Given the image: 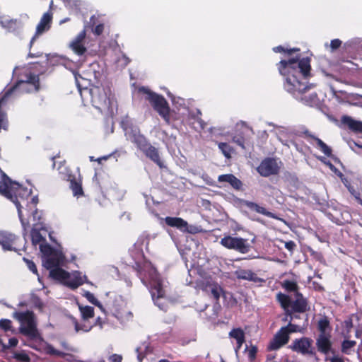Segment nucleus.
<instances>
[{
	"instance_id": "nucleus-1",
	"label": "nucleus",
	"mask_w": 362,
	"mask_h": 362,
	"mask_svg": "<svg viewBox=\"0 0 362 362\" xmlns=\"http://www.w3.org/2000/svg\"><path fill=\"white\" fill-rule=\"evenodd\" d=\"M308 57L292 58L281 60L278 64V69L284 77V89L306 105H313L318 103L317 94L312 90L313 85H305L300 78L307 77L310 69Z\"/></svg>"
},
{
	"instance_id": "nucleus-2",
	"label": "nucleus",
	"mask_w": 362,
	"mask_h": 362,
	"mask_svg": "<svg viewBox=\"0 0 362 362\" xmlns=\"http://www.w3.org/2000/svg\"><path fill=\"white\" fill-rule=\"evenodd\" d=\"M0 173V194L16 205L19 215V209H23V204H26V202L30 197L31 191L13 181L1 169Z\"/></svg>"
},
{
	"instance_id": "nucleus-3",
	"label": "nucleus",
	"mask_w": 362,
	"mask_h": 362,
	"mask_svg": "<svg viewBox=\"0 0 362 362\" xmlns=\"http://www.w3.org/2000/svg\"><path fill=\"white\" fill-rule=\"evenodd\" d=\"M90 101L94 107L100 112L112 113L117 101L109 86H93L90 89Z\"/></svg>"
},
{
	"instance_id": "nucleus-4",
	"label": "nucleus",
	"mask_w": 362,
	"mask_h": 362,
	"mask_svg": "<svg viewBox=\"0 0 362 362\" xmlns=\"http://www.w3.org/2000/svg\"><path fill=\"white\" fill-rule=\"evenodd\" d=\"M126 135L128 139L147 158L154 162L160 168L163 167L158 148L151 144L148 139L141 133L139 129H132Z\"/></svg>"
},
{
	"instance_id": "nucleus-5",
	"label": "nucleus",
	"mask_w": 362,
	"mask_h": 362,
	"mask_svg": "<svg viewBox=\"0 0 362 362\" xmlns=\"http://www.w3.org/2000/svg\"><path fill=\"white\" fill-rule=\"evenodd\" d=\"M139 92L146 95V100L148 101L153 109L168 124L170 122V107L167 100L162 95L158 94L146 87L139 88Z\"/></svg>"
},
{
	"instance_id": "nucleus-6",
	"label": "nucleus",
	"mask_w": 362,
	"mask_h": 362,
	"mask_svg": "<svg viewBox=\"0 0 362 362\" xmlns=\"http://www.w3.org/2000/svg\"><path fill=\"white\" fill-rule=\"evenodd\" d=\"M38 202L37 196L32 197L30 202H26L25 207L19 209V218L23 228L24 236L27 235L31 222L35 224L36 221L42 219V212L37 208Z\"/></svg>"
},
{
	"instance_id": "nucleus-7",
	"label": "nucleus",
	"mask_w": 362,
	"mask_h": 362,
	"mask_svg": "<svg viewBox=\"0 0 362 362\" xmlns=\"http://www.w3.org/2000/svg\"><path fill=\"white\" fill-rule=\"evenodd\" d=\"M276 299L288 315L292 313H304L308 309L306 299L298 292L295 293L294 300L282 293H277Z\"/></svg>"
},
{
	"instance_id": "nucleus-8",
	"label": "nucleus",
	"mask_w": 362,
	"mask_h": 362,
	"mask_svg": "<svg viewBox=\"0 0 362 362\" xmlns=\"http://www.w3.org/2000/svg\"><path fill=\"white\" fill-rule=\"evenodd\" d=\"M21 323L20 332L30 339H40V334L37 329L35 314L33 311L27 310L16 313Z\"/></svg>"
},
{
	"instance_id": "nucleus-9",
	"label": "nucleus",
	"mask_w": 362,
	"mask_h": 362,
	"mask_svg": "<svg viewBox=\"0 0 362 362\" xmlns=\"http://www.w3.org/2000/svg\"><path fill=\"white\" fill-rule=\"evenodd\" d=\"M39 88V76L30 74L27 76L25 81L21 80L18 81L13 86L11 87L5 92L4 95L0 98L1 107L2 106L4 101L11 95V93L16 90H20L21 92L29 93L31 91H37Z\"/></svg>"
},
{
	"instance_id": "nucleus-10",
	"label": "nucleus",
	"mask_w": 362,
	"mask_h": 362,
	"mask_svg": "<svg viewBox=\"0 0 362 362\" xmlns=\"http://www.w3.org/2000/svg\"><path fill=\"white\" fill-rule=\"evenodd\" d=\"M0 245L5 250H21L25 249V239L21 240L18 236L8 231H0Z\"/></svg>"
},
{
	"instance_id": "nucleus-11",
	"label": "nucleus",
	"mask_w": 362,
	"mask_h": 362,
	"mask_svg": "<svg viewBox=\"0 0 362 362\" xmlns=\"http://www.w3.org/2000/svg\"><path fill=\"white\" fill-rule=\"evenodd\" d=\"M257 170L262 176L267 177L277 174L279 170V166L276 160L269 158L262 160Z\"/></svg>"
},
{
	"instance_id": "nucleus-12",
	"label": "nucleus",
	"mask_w": 362,
	"mask_h": 362,
	"mask_svg": "<svg viewBox=\"0 0 362 362\" xmlns=\"http://www.w3.org/2000/svg\"><path fill=\"white\" fill-rule=\"evenodd\" d=\"M52 21V13L51 12H46L42 15L39 23L37 25L35 33L30 40V47H32L34 42L39 37V35L49 30Z\"/></svg>"
},
{
	"instance_id": "nucleus-13",
	"label": "nucleus",
	"mask_w": 362,
	"mask_h": 362,
	"mask_svg": "<svg viewBox=\"0 0 362 362\" xmlns=\"http://www.w3.org/2000/svg\"><path fill=\"white\" fill-rule=\"evenodd\" d=\"M289 340L288 331L286 327H281L274 335L273 339L270 341L268 349L269 350H277L284 345L286 344Z\"/></svg>"
},
{
	"instance_id": "nucleus-14",
	"label": "nucleus",
	"mask_w": 362,
	"mask_h": 362,
	"mask_svg": "<svg viewBox=\"0 0 362 362\" xmlns=\"http://www.w3.org/2000/svg\"><path fill=\"white\" fill-rule=\"evenodd\" d=\"M68 317L71 320L73 325L74 326V329L76 332H78L80 331L88 332L90 331L93 327H99L100 329H102L105 323L104 320L100 317H98L95 319V321L93 325H90L88 323L80 324L78 322V320L72 315H69Z\"/></svg>"
},
{
	"instance_id": "nucleus-15",
	"label": "nucleus",
	"mask_w": 362,
	"mask_h": 362,
	"mask_svg": "<svg viewBox=\"0 0 362 362\" xmlns=\"http://www.w3.org/2000/svg\"><path fill=\"white\" fill-rule=\"evenodd\" d=\"M313 340L309 338L296 339L292 344V349L303 354H313L312 348Z\"/></svg>"
},
{
	"instance_id": "nucleus-16",
	"label": "nucleus",
	"mask_w": 362,
	"mask_h": 362,
	"mask_svg": "<svg viewBox=\"0 0 362 362\" xmlns=\"http://www.w3.org/2000/svg\"><path fill=\"white\" fill-rule=\"evenodd\" d=\"M64 256L59 251L54 252L51 255L45 257L42 259L43 266L48 270L59 267L64 262Z\"/></svg>"
},
{
	"instance_id": "nucleus-17",
	"label": "nucleus",
	"mask_w": 362,
	"mask_h": 362,
	"mask_svg": "<svg viewBox=\"0 0 362 362\" xmlns=\"http://www.w3.org/2000/svg\"><path fill=\"white\" fill-rule=\"evenodd\" d=\"M202 288L209 294H211V296L215 300H218L220 298L221 293L223 298H226V293L223 291L222 288L216 283L211 280H206L202 284Z\"/></svg>"
},
{
	"instance_id": "nucleus-18",
	"label": "nucleus",
	"mask_w": 362,
	"mask_h": 362,
	"mask_svg": "<svg viewBox=\"0 0 362 362\" xmlns=\"http://www.w3.org/2000/svg\"><path fill=\"white\" fill-rule=\"evenodd\" d=\"M250 247L246 239L228 236V248L234 249L243 254H245L250 250Z\"/></svg>"
},
{
	"instance_id": "nucleus-19",
	"label": "nucleus",
	"mask_w": 362,
	"mask_h": 362,
	"mask_svg": "<svg viewBox=\"0 0 362 362\" xmlns=\"http://www.w3.org/2000/svg\"><path fill=\"white\" fill-rule=\"evenodd\" d=\"M86 35V30H81L70 44V47L77 55L81 56L84 54L87 51V49L83 44Z\"/></svg>"
},
{
	"instance_id": "nucleus-20",
	"label": "nucleus",
	"mask_w": 362,
	"mask_h": 362,
	"mask_svg": "<svg viewBox=\"0 0 362 362\" xmlns=\"http://www.w3.org/2000/svg\"><path fill=\"white\" fill-rule=\"evenodd\" d=\"M85 282H88L87 276H82L78 271H75L71 274L69 273V277L66 279L64 285L72 290H75Z\"/></svg>"
},
{
	"instance_id": "nucleus-21",
	"label": "nucleus",
	"mask_w": 362,
	"mask_h": 362,
	"mask_svg": "<svg viewBox=\"0 0 362 362\" xmlns=\"http://www.w3.org/2000/svg\"><path fill=\"white\" fill-rule=\"evenodd\" d=\"M164 221L165 224L168 226L176 228L182 232L193 233L192 230L188 228V223L182 218L167 216L165 218Z\"/></svg>"
},
{
	"instance_id": "nucleus-22",
	"label": "nucleus",
	"mask_w": 362,
	"mask_h": 362,
	"mask_svg": "<svg viewBox=\"0 0 362 362\" xmlns=\"http://www.w3.org/2000/svg\"><path fill=\"white\" fill-rule=\"evenodd\" d=\"M43 222L41 220L36 221L35 224L31 222L30 226H33V228L30 231L31 241L33 245H37L40 243L45 242V238L42 235L40 230L43 228Z\"/></svg>"
},
{
	"instance_id": "nucleus-23",
	"label": "nucleus",
	"mask_w": 362,
	"mask_h": 362,
	"mask_svg": "<svg viewBox=\"0 0 362 362\" xmlns=\"http://www.w3.org/2000/svg\"><path fill=\"white\" fill-rule=\"evenodd\" d=\"M235 275L238 279L248 280L254 283H261L264 281L262 279L258 277L257 275L251 270L239 269L235 272Z\"/></svg>"
},
{
	"instance_id": "nucleus-24",
	"label": "nucleus",
	"mask_w": 362,
	"mask_h": 362,
	"mask_svg": "<svg viewBox=\"0 0 362 362\" xmlns=\"http://www.w3.org/2000/svg\"><path fill=\"white\" fill-rule=\"evenodd\" d=\"M304 134L308 138H310L316 142L317 147L327 156H332V148L328 146L325 142H323L320 139L316 137L313 134H310L308 130H305Z\"/></svg>"
},
{
	"instance_id": "nucleus-25",
	"label": "nucleus",
	"mask_w": 362,
	"mask_h": 362,
	"mask_svg": "<svg viewBox=\"0 0 362 362\" xmlns=\"http://www.w3.org/2000/svg\"><path fill=\"white\" fill-rule=\"evenodd\" d=\"M341 122L355 133H362V122L355 120L349 116H344Z\"/></svg>"
},
{
	"instance_id": "nucleus-26",
	"label": "nucleus",
	"mask_w": 362,
	"mask_h": 362,
	"mask_svg": "<svg viewBox=\"0 0 362 362\" xmlns=\"http://www.w3.org/2000/svg\"><path fill=\"white\" fill-rule=\"evenodd\" d=\"M236 129L237 130L240 131V134L233 138L232 142L240 146L242 149H244L245 146L243 134L245 133V132L248 131V128L244 122H241L240 123H237Z\"/></svg>"
},
{
	"instance_id": "nucleus-27",
	"label": "nucleus",
	"mask_w": 362,
	"mask_h": 362,
	"mask_svg": "<svg viewBox=\"0 0 362 362\" xmlns=\"http://www.w3.org/2000/svg\"><path fill=\"white\" fill-rule=\"evenodd\" d=\"M330 334H320L317 339L318 350L324 354L329 352L331 348Z\"/></svg>"
},
{
	"instance_id": "nucleus-28",
	"label": "nucleus",
	"mask_w": 362,
	"mask_h": 362,
	"mask_svg": "<svg viewBox=\"0 0 362 362\" xmlns=\"http://www.w3.org/2000/svg\"><path fill=\"white\" fill-rule=\"evenodd\" d=\"M229 337L236 340L235 351L237 353L245 341V332L241 328H234L229 332Z\"/></svg>"
},
{
	"instance_id": "nucleus-29",
	"label": "nucleus",
	"mask_w": 362,
	"mask_h": 362,
	"mask_svg": "<svg viewBox=\"0 0 362 362\" xmlns=\"http://www.w3.org/2000/svg\"><path fill=\"white\" fill-rule=\"evenodd\" d=\"M238 201L240 202H243L246 206H247L250 209H251L252 211H255L259 214H263L266 216L276 218V216L274 214L268 211L265 208L258 205L257 204H256L255 202H249V201H240V200H238Z\"/></svg>"
},
{
	"instance_id": "nucleus-30",
	"label": "nucleus",
	"mask_w": 362,
	"mask_h": 362,
	"mask_svg": "<svg viewBox=\"0 0 362 362\" xmlns=\"http://www.w3.org/2000/svg\"><path fill=\"white\" fill-rule=\"evenodd\" d=\"M152 289V298L154 300H156V303H157L158 300L160 298H163L165 295L161 280L158 279L154 281L153 283Z\"/></svg>"
},
{
	"instance_id": "nucleus-31",
	"label": "nucleus",
	"mask_w": 362,
	"mask_h": 362,
	"mask_svg": "<svg viewBox=\"0 0 362 362\" xmlns=\"http://www.w3.org/2000/svg\"><path fill=\"white\" fill-rule=\"evenodd\" d=\"M49 276L65 284L66 279L69 277V272L59 267L49 270Z\"/></svg>"
},
{
	"instance_id": "nucleus-32",
	"label": "nucleus",
	"mask_w": 362,
	"mask_h": 362,
	"mask_svg": "<svg viewBox=\"0 0 362 362\" xmlns=\"http://www.w3.org/2000/svg\"><path fill=\"white\" fill-rule=\"evenodd\" d=\"M78 309L81 314L82 320L84 322L83 323H87L86 322L93 318L95 315L94 308L89 305H78Z\"/></svg>"
},
{
	"instance_id": "nucleus-33",
	"label": "nucleus",
	"mask_w": 362,
	"mask_h": 362,
	"mask_svg": "<svg viewBox=\"0 0 362 362\" xmlns=\"http://www.w3.org/2000/svg\"><path fill=\"white\" fill-rule=\"evenodd\" d=\"M70 188L73 192V194L75 197H81L83 195V190L81 181H77L74 177L70 180Z\"/></svg>"
},
{
	"instance_id": "nucleus-34",
	"label": "nucleus",
	"mask_w": 362,
	"mask_h": 362,
	"mask_svg": "<svg viewBox=\"0 0 362 362\" xmlns=\"http://www.w3.org/2000/svg\"><path fill=\"white\" fill-rule=\"evenodd\" d=\"M228 183L236 190L243 189L242 182L232 174H228Z\"/></svg>"
},
{
	"instance_id": "nucleus-35",
	"label": "nucleus",
	"mask_w": 362,
	"mask_h": 362,
	"mask_svg": "<svg viewBox=\"0 0 362 362\" xmlns=\"http://www.w3.org/2000/svg\"><path fill=\"white\" fill-rule=\"evenodd\" d=\"M318 329L320 332V334H329L328 330H329V322L326 318H322L318 322Z\"/></svg>"
},
{
	"instance_id": "nucleus-36",
	"label": "nucleus",
	"mask_w": 362,
	"mask_h": 362,
	"mask_svg": "<svg viewBox=\"0 0 362 362\" xmlns=\"http://www.w3.org/2000/svg\"><path fill=\"white\" fill-rule=\"evenodd\" d=\"M83 296H84L90 303L93 304L94 305L98 307L101 310L104 311L103 307L100 302L94 296V295L90 293L88 291H84V293L83 294Z\"/></svg>"
},
{
	"instance_id": "nucleus-37",
	"label": "nucleus",
	"mask_w": 362,
	"mask_h": 362,
	"mask_svg": "<svg viewBox=\"0 0 362 362\" xmlns=\"http://www.w3.org/2000/svg\"><path fill=\"white\" fill-rule=\"evenodd\" d=\"M245 352L250 361V362H252L255 357L257 352V349L255 346H248L247 345L245 346Z\"/></svg>"
},
{
	"instance_id": "nucleus-38",
	"label": "nucleus",
	"mask_w": 362,
	"mask_h": 362,
	"mask_svg": "<svg viewBox=\"0 0 362 362\" xmlns=\"http://www.w3.org/2000/svg\"><path fill=\"white\" fill-rule=\"evenodd\" d=\"M274 132L278 136L279 139L282 142L283 144L286 145V143L283 141V137L285 136H288L289 134V130L284 127H276L274 129Z\"/></svg>"
},
{
	"instance_id": "nucleus-39",
	"label": "nucleus",
	"mask_w": 362,
	"mask_h": 362,
	"mask_svg": "<svg viewBox=\"0 0 362 362\" xmlns=\"http://www.w3.org/2000/svg\"><path fill=\"white\" fill-rule=\"evenodd\" d=\"M0 329L4 332H6L8 331L13 332L12 321L9 319H1L0 320Z\"/></svg>"
},
{
	"instance_id": "nucleus-40",
	"label": "nucleus",
	"mask_w": 362,
	"mask_h": 362,
	"mask_svg": "<svg viewBox=\"0 0 362 362\" xmlns=\"http://www.w3.org/2000/svg\"><path fill=\"white\" fill-rule=\"evenodd\" d=\"M356 345V341L353 340H344L342 343V351L346 354H349L351 349Z\"/></svg>"
},
{
	"instance_id": "nucleus-41",
	"label": "nucleus",
	"mask_w": 362,
	"mask_h": 362,
	"mask_svg": "<svg viewBox=\"0 0 362 362\" xmlns=\"http://www.w3.org/2000/svg\"><path fill=\"white\" fill-rule=\"evenodd\" d=\"M40 249L42 253L45 255V257H47L48 255H51L54 252H57L52 246L49 244H40Z\"/></svg>"
},
{
	"instance_id": "nucleus-42",
	"label": "nucleus",
	"mask_w": 362,
	"mask_h": 362,
	"mask_svg": "<svg viewBox=\"0 0 362 362\" xmlns=\"http://www.w3.org/2000/svg\"><path fill=\"white\" fill-rule=\"evenodd\" d=\"M13 358L21 362H29L30 360L29 356L23 351L14 353Z\"/></svg>"
},
{
	"instance_id": "nucleus-43",
	"label": "nucleus",
	"mask_w": 362,
	"mask_h": 362,
	"mask_svg": "<svg viewBox=\"0 0 362 362\" xmlns=\"http://www.w3.org/2000/svg\"><path fill=\"white\" fill-rule=\"evenodd\" d=\"M283 287L288 291H293L295 293L297 291L298 286L297 284L291 281H284L283 283Z\"/></svg>"
},
{
	"instance_id": "nucleus-44",
	"label": "nucleus",
	"mask_w": 362,
	"mask_h": 362,
	"mask_svg": "<svg viewBox=\"0 0 362 362\" xmlns=\"http://www.w3.org/2000/svg\"><path fill=\"white\" fill-rule=\"evenodd\" d=\"M23 261L25 262L27 267H28V269L33 273V274H37V267L35 265V264L34 263L33 261L28 259V258H25V257H23Z\"/></svg>"
},
{
	"instance_id": "nucleus-45",
	"label": "nucleus",
	"mask_w": 362,
	"mask_h": 362,
	"mask_svg": "<svg viewBox=\"0 0 362 362\" xmlns=\"http://www.w3.org/2000/svg\"><path fill=\"white\" fill-rule=\"evenodd\" d=\"M111 312L112 313V315L115 316L117 318H121L122 317V309L119 308L117 305L113 304L112 308H110Z\"/></svg>"
},
{
	"instance_id": "nucleus-46",
	"label": "nucleus",
	"mask_w": 362,
	"mask_h": 362,
	"mask_svg": "<svg viewBox=\"0 0 362 362\" xmlns=\"http://www.w3.org/2000/svg\"><path fill=\"white\" fill-rule=\"evenodd\" d=\"M18 343V340L16 337H12L11 339H9L8 344H5V346H6L5 351L6 350H8L10 347L16 346Z\"/></svg>"
},
{
	"instance_id": "nucleus-47",
	"label": "nucleus",
	"mask_w": 362,
	"mask_h": 362,
	"mask_svg": "<svg viewBox=\"0 0 362 362\" xmlns=\"http://www.w3.org/2000/svg\"><path fill=\"white\" fill-rule=\"evenodd\" d=\"M49 354H52V355L57 356H61V357H64L66 355L65 353H64L59 350L55 349L53 347H51L49 349Z\"/></svg>"
},
{
	"instance_id": "nucleus-48",
	"label": "nucleus",
	"mask_w": 362,
	"mask_h": 362,
	"mask_svg": "<svg viewBox=\"0 0 362 362\" xmlns=\"http://www.w3.org/2000/svg\"><path fill=\"white\" fill-rule=\"evenodd\" d=\"M284 327L286 328V331H288V336L290 333L296 332L298 330V326L296 325H293L291 323H289L287 326H285Z\"/></svg>"
},
{
	"instance_id": "nucleus-49",
	"label": "nucleus",
	"mask_w": 362,
	"mask_h": 362,
	"mask_svg": "<svg viewBox=\"0 0 362 362\" xmlns=\"http://www.w3.org/2000/svg\"><path fill=\"white\" fill-rule=\"evenodd\" d=\"M341 45V41L339 39L332 40L330 42V47L332 50L339 48Z\"/></svg>"
},
{
	"instance_id": "nucleus-50",
	"label": "nucleus",
	"mask_w": 362,
	"mask_h": 362,
	"mask_svg": "<svg viewBox=\"0 0 362 362\" xmlns=\"http://www.w3.org/2000/svg\"><path fill=\"white\" fill-rule=\"evenodd\" d=\"M103 30H104V25H103V24L100 23L95 27L93 32L95 35H100L103 33Z\"/></svg>"
},
{
	"instance_id": "nucleus-51",
	"label": "nucleus",
	"mask_w": 362,
	"mask_h": 362,
	"mask_svg": "<svg viewBox=\"0 0 362 362\" xmlns=\"http://www.w3.org/2000/svg\"><path fill=\"white\" fill-rule=\"evenodd\" d=\"M296 246V243L292 240L285 243V247L290 252H293V250L295 249Z\"/></svg>"
},
{
	"instance_id": "nucleus-52",
	"label": "nucleus",
	"mask_w": 362,
	"mask_h": 362,
	"mask_svg": "<svg viewBox=\"0 0 362 362\" xmlns=\"http://www.w3.org/2000/svg\"><path fill=\"white\" fill-rule=\"evenodd\" d=\"M122 357L118 354H112L110 356V362H122Z\"/></svg>"
},
{
	"instance_id": "nucleus-53",
	"label": "nucleus",
	"mask_w": 362,
	"mask_h": 362,
	"mask_svg": "<svg viewBox=\"0 0 362 362\" xmlns=\"http://www.w3.org/2000/svg\"><path fill=\"white\" fill-rule=\"evenodd\" d=\"M218 147L221 150L223 154L226 157V143H225V142L219 143Z\"/></svg>"
},
{
	"instance_id": "nucleus-54",
	"label": "nucleus",
	"mask_w": 362,
	"mask_h": 362,
	"mask_svg": "<svg viewBox=\"0 0 362 362\" xmlns=\"http://www.w3.org/2000/svg\"><path fill=\"white\" fill-rule=\"evenodd\" d=\"M136 352L138 353L137 354V359L139 361V362H142L143 361V359L145 358V354H142L140 351H139V348H137L136 349Z\"/></svg>"
},
{
	"instance_id": "nucleus-55",
	"label": "nucleus",
	"mask_w": 362,
	"mask_h": 362,
	"mask_svg": "<svg viewBox=\"0 0 362 362\" xmlns=\"http://www.w3.org/2000/svg\"><path fill=\"white\" fill-rule=\"evenodd\" d=\"M330 362H345L341 358L334 356L330 358Z\"/></svg>"
},
{
	"instance_id": "nucleus-56",
	"label": "nucleus",
	"mask_w": 362,
	"mask_h": 362,
	"mask_svg": "<svg viewBox=\"0 0 362 362\" xmlns=\"http://www.w3.org/2000/svg\"><path fill=\"white\" fill-rule=\"evenodd\" d=\"M273 50L275 52H285V49L282 46L275 47L273 48Z\"/></svg>"
},
{
	"instance_id": "nucleus-57",
	"label": "nucleus",
	"mask_w": 362,
	"mask_h": 362,
	"mask_svg": "<svg viewBox=\"0 0 362 362\" xmlns=\"http://www.w3.org/2000/svg\"><path fill=\"white\" fill-rule=\"evenodd\" d=\"M5 344L3 342L2 339L0 338V352H5Z\"/></svg>"
},
{
	"instance_id": "nucleus-58",
	"label": "nucleus",
	"mask_w": 362,
	"mask_h": 362,
	"mask_svg": "<svg viewBox=\"0 0 362 362\" xmlns=\"http://www.w3.org/2000/svg\"><path fill=\"white\" fill-rule=\"evenodd\" d=\"M110 156H103V157H101V158H98V159H97V160H96V161H98L99 163H101V161H102L103 160H107V158H108Z\"/></svg>"
},
{
	"instance_id": "nucleus-59",
	"label": "nucleus",
	"mask_w": 362,
	"mask_h": 362,
	"mask_svg": "<svg viewBox=\"0 0 362 362\" xmlns=\"http://www.w3.org/2000/svg\"><path fill=\"white\" fill-rule=\"evenodd\" d=\"M218 180L220 181H223V182H226V174H224V175H221L218 177Z\"/></svg>"
},
{
	"instance_id": "nucleus-60",
	"label": "nucleus",
	"mask_w": 362,
	"mask_h": 362,
	"mask_svg": "<svg viewBox=\"0 0 362 362\" xmlns=\"http://www.w3.org/2000/svg\"><path fill=\"white\" fill-rule=\"evenodd\" d=\"M233 153V150L232 148H230L228 145V153H227V155H228V158L230 156V154Z\"/></svg>"
},
{
	"instance_id": "nucleus-61",
	"label": "nucleus",
	"mask_w": 362,
	"mask_h": 362,
	"mask_svg": "<svg viewBox=\"0 0 362 362\" xmlns=\"http://www.w3.org/2000/svg\"><path fill=\"white\" fill-rule=\"evenodd\" d=\"M134 268L138 272H141V266L139 263L136 262L135 266H134Z\"/></svg>"
},
{
	"instance_id": "nucleus-62",
	"label": "nucleus",
	"mask_w": 362,
	"mask_h": 362,
	"mask_svg": "<svg viewBox=\"0 0 362 362\" xmlns=\"http://www.w3.org/2000/svg\"><path fill=\"white\" fill-rule=\"evenodd\" d=\"M221 243L224 246L226 247V236L223 237L221 240Z\"/></svg>"
},
{
	"instance_id": "nucleus-63",
	"label": "nucleus",
	"mask_w": 362,
	"mask_h": 362,
	"mask_svg": "<svg viewBox=\"0 0 362 362\" xmlns=\"http://www.w3.org/2000/svg\"><path fill=\"white\" fill-rule=\"evenodd\" d=\"M233 225H236L235 222L233 220L228 221V226H230V227H233Z\"/></svg>"
},
{
	"instance_id": "nucleus-64",
	"label": "nucleus",
	"mask_w": 362,
	"mask_h": 362,
	"mask_svg": "<svg viewBox=\"0 0 362 362\" xmlns=\"http://www.w3.org/2000/svg\"><path fill=\"white\" fill-rule=\"evenodd\" d=\"M296 51H299V49H298V48L291 49L288 50L287 52L288 54H291L292 52H296Z\"/></svg>"
}]
</instances>
